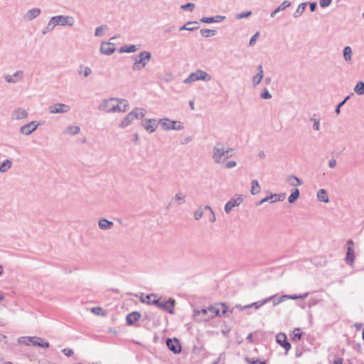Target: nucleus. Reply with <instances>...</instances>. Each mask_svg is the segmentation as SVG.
<instances>
[{
	"mask_svg": "<svg viewBox=\"0 0 364 364\" xmlns=\"http://www.w3.org/2000/svg\"><path fill=\"white\" fill-rule=\"evenodd\" d=\"M220 306H222V308H223V309H222V311H221L220 314H221V316L225 315V314L228 312V307H227V306H226V304H225V303H220V304H219V306H220Z\"/></svg>",
	"mask_w": 364,
	"mask_h": 364,
	"instance_id": "obj_62",
	"label": "nucleus"
},
{
	"mask_svg": "<svg viewBox=\"0 0 364 364\" xmlns=\"http://www.w3.org/2000/svg\"><path fill=\"white\" fill-rule=\"evenodd\" d=\"M62 352L67 355L68 357H70L73 355L74 352L72 349L70 348H64Z\"/></svg>",
	"mask_w": 364,
	"mask_h": 364,
	"instance_id": "obj_61",
	"label": "nucleus"
},
{
	"mask_svg": "<svg viewBox=\"0 0 364 364\" xmlns=\"http://www.w3.org/2000/svg\"><path fill=\"white\" fill-rule=\"evenodd\" d=\"M38 125L39 124L36 123V121H32L30 123L22 126L20 128V133L24 135H29L37 129Z\"/></svg>",
	"mask_w": 364,
	"mask_h": 364,
	"instance_id": "obj_15",
	"label": "nucleus"
},
{
	"mask_svg": "<svg viewBox=\"0 0 364 364\" xmlns=\"http://www.w3.org/2000/svg\"><path fill=\"white\" fill-rule=\"evenodd\" d=\"M317 198L318 200L321 202L328 203L329 201L327 192L325 189L318 190V191L317 192Z\"/></svg>",
	"mask_w": 364,
	"mask_h": 364,
	"instance_id": "obj_32",
	"label": "nucleus"
},
{
	"mask_svg": "<svg viewBox=\"0 0 364 364\" xmlns=\"http://www.w3.org/2000/svg\"><path fill=\"white\" fill-rule=\"evenodd\" d=\"M307 4L308 3H306V2L301 3L298 6L296 10L293 14V16L296 18L300 17L303 14L304 11H305Z\"/></svg>",
	"mask_w": 364,
	"mask_h": 364,
	"instance_id": "obj_33",
	"label": "nucleus"
},
{
	"mask_svg": "<svg viewBox=\"0 0 364 364\" xmlns=\"http://www.w3.org/2000/svg\"><path fill=\"white\" fill-rule=\"evenodd\" d=\"M216 33L217 31L213 29L203 28L200 30L201 36L205 38H208L210 36H215Z\"/></svg>",
	"mask_w": 364,
	"mask_h": 364,
	"instance_id": "obj_40",
	"label": "nucleus"
},
{
	"mask_svg": "<svg viewBox=\"0 0 364 364\" xmlns=\"http://www.w3.org/2000/svg\"><path fill=\"white\" fill-rule=\"evenodd\" d=\"M286 300V296L284 295H282L279 297H277L275 295L269 296L268 298L264 299V301H266V303H267L269 301H272L273 306H276L279 304H280L282 301H284Z\"/></svg>",
	"mask_w": 364,
	"mask_h": 364,
	"instance_id": "obj_29",
	"label": "nucleus"
},
{
	"mask_svg": "<svg viewBox=\"0 0 364 364\" xmlns=\"http://www.w3.org/2000/svg\"><path fill=\"white\" fill-rule=\"evenodd\" d=\"M208 308L202 309L200 310H194L193 317L196 321V318H201V317H208Z\"/></svg>",
	"mask_w": 364,
	"mask_h": 364,
	"instance_id": "obj_31",
	"label": "nucleus"
},
{
	"mask_svg": "<svg viewBox=\"0 0 364 364\" xmlns=\"http://www.w3.org/2000/svg\"><path fill=\"white\" fill-rule=\"evenodd\" d=\"M277 342L283 347L285 350L286 353L291 349V343L287 341V336L285 333H279L276 336Z\"/></svg>",
	"mask_w": 364,
	"mask_h": 364,
	"instance_id": "obj_17",
	"label": "nucleus"
},
{
	"mask_svg": "<svg viewBox=\"0 0 364 364\" xmlns=\"http://www.w3.org/2000/svg\"><path fill=\"white\" fill-rule=\"evenodd\" d=\"M145 110L141 107H136L132 112H129L119 124L120 128H125L136 119L142 118L145 115Z\"/></svg>",
	"mask_w": 364,
	"mask_h": 364,
	"instance_id": "obj_3",
	"label": "nucleus"
},
{
	"mask_svg": "<svg viewBox=\"0 0 364 364\" xmlns=\"http://www.w3.org/2000/svg\"><path fill=\"white\" fill-rule=\"evenodd\" d=\"M259 32H256L250 38V43H249V45L250 46H252L255 44V41L257 38V37L259 36Z\"/></svg>",
	"mask_w": 364,
	"mask_h": 364,
	"instance_id": "obj_57",
	"label": "nucleus"
},
{
	"mask_svg": "<svg viewBox=\"0 0 364 364\" xmlns=\"http://www.w3.org/2000/svg\"><path fill=\"white\" fill-rule=\"evenodd\" d=\"M234 155V149L230 147H225L222 142H216L213 148L212 159L217 164H223L227 159Z\"/></svg>",
	"mask_w": 364,
	"mask_h": 364,
	"instance_id": "obj_1",
	"label": "nucleus"
},
{
	"mask_svg": "<svg viewBox=\"0 0 364 364\" xmlns=\"http://www.w3.org/2000/svg\"><path fill=\"white\" fill-rule=\"evenodd\" d=\"M70 109L69 105L63 103H55L50 105L48 107V110L51 114L66 113Z\"/></svg>",
	"mask_w": 364,
	"mask_h": 364,
	"instance_id": "obj_11",
	"label": "nucleus"
},
{
	"mask_svg": "<svg viewBox=\"0 0 364 364\" xmlns=\"http://www.w3.org/2000/svg\"><path fill=\"white\" fill-rule=\"evenodd\" d=\"M141 124L149 133H153L158 127V124L154 119H145L141 122Z\"/></svg>",
	"mask_w": 364,
	"mask_h": 364,
	"instance_id": "obj_16",
	"label": "nucleus"
},
{
	"mask_svg": "<svg viewBox=\"0 0 364 364\" xmlns=\"http://www.w3.org/2000/svg\"><path fill=\"white\" fill-rule=\"evenodd\" d=\"M311 121H314L313 129L314 130H319L320 129V120L318 119L311 118Z\"/></svg>",
	"mask_w": 364,
	"mask_h": 364,
	"instance_id": "obj_55",
	"label": "nucleus"
},
{
	"mask_svg": "<svg viewBox=\"0 0 364 364\" xmlns=\"http://www.w3.org/2000/svg\"><path fill=\"white\" fill-rule=\"evenodd\" d=\"M237 166V162L235 161H229L225 163V168H232Z\"/></svg>",
	"mask_w": 364,
	"mask_h": 364,
	"instance_id": "obj_58",
	"label": "nucleus"
},
{
	"mask_svg": "<svg viewBox=\"0 0 364 364\" xmlns=\"http://www.w3.org/2000/svg\"><path fill=\"white\" fill-rule=\"evenodd\" d=\"M113 100H111V98L108 100H105L100 105L99 109L105 111L106 112H114L112 110V105H114L112 103Z\"/></svg>",
	"mask_w": 364,
	"mask_h": 364,
	"instance_id": "obj_24",
	"label": "nucleus"
},
{
	"mask_svg": "<svg viewBox=\"0 0 364 364\" xmlns=\"http://www.w3.org/2000/svg\"><path fill=\"white\" fill-rule=\"evenodd\" d=\"M138 50V47L136 45H125L119 48V53H134Z\"/></svg>",
	"mask_w": 364,
	"mask_h": 364,
	"instance_id": "obj_30",
	"label": "nucleus"
},
{
	"mask_svg": "<svg viewBox=\"0 0 364 364\" xmlns=\"http://www.w3.org/2000/svg\"><path fill=\"white\" fill-rule=\"evenodd\" d=\"M28 116V112L26 109L18 107L15 109L11 114V117L14 119H22L26 118Z\"/></svg>",
	"mask_w": 364,
	"mask_h": 364,
	"instance_id": "obj_20",
	"label": "nucleus"
},
{
	"mask_svg": "<svg viewBox=\"0 0 364 364\" xmlns=\"http://www.w3.org/2000/svg\"><path fill=\"white\" fill-rule=\"evenodd\" d=\"M166 343L168 350L173 353H179L181 351V346L178 338H167Z\"/></svg>",
	"mask_w": 364,
	"mask_h": 364,
	"instance_id": "obj_12",
	"label": "nucleus"
},
{
	"mask_svg": "<svg viewBox=\"0 0 364 364\" xmlns=\"http://www.w3.org/2000/svg\"><path fill=\"white\" fill-rule=\"evenodd\" d=\"M24 339L28 340V343H26V346H35V347H42L44 348H48L50 346L49 343L44 341L43 339L40 337L25 336Z\"/></svg>",
	"mask_w": 364,
	"mask_h": 364,
	"instance_id": "obj_9",
	"label": "nucleus"
},
{
	"mask_svg": "<svg viewBox=\"0 0 364 364\" xmlns=\"http://www.w3.org/2000/svg\"><path fill=\"white\" fill-rule=\"evenodd\" d=\"M80 132V127L70 125L66 128V129L64 131V134L75 135V134H77Z\"/></svg>",
	"mask_w": 364,
	"mask_h": 364,
	"instance_id": "obj_34",
	"label": "nucleus"
},
{
	"mask_svg": "<svg viewBox=\"0 0 364 364\" xmlns=\"http://www.w3.org/2000/svg\"><path fill=\"white\" fill-rule=\"evenodd\" d=\"M141 318V314L138 311H133L129 313L126 316V322L127 325H133L136 321Z\"/></svg>",
	"mask_w": 364,
	"mask_h": 364,
	"instance_id": "obj_23",
	"label": "nucleus"
},
{
	"mask_svg": "<svg viewBox=\"0 0 364 364\" xmlns=\"http://www.w3.org/2000/svg\"><path fill=\"white\" fill-rule=\"evenodd\" d=\"M286 198L285 193H274L264 198L266 202L274 203L277 201H283Z\"/></svg>",
	"mask_w": 364,
	"mask_h": 364,
	"instance_id": "obj_21",
	"label": "nucleus"
},
{
	"mask_svg": "<svg viewBox=\"0 0 364 364\" xmlns=\"http://www.w3.org/2000/svg\"><path fill=\"white\" fill-rule=\"evenodd\" d=\"M204 210H206L208 211V219L210 223H214L215 221V215L214 213V211L209 205H205Z\"/></svg>",
	"mask_w": 364,
	"mask_h": 364,
	"instance_id": "obj_43",
	"label": "nucleus"
},
{
	"mask_svg": "<svg viewBox=\"0 0 364 364\" xmlns=\"http://www.w3.org/2000/svg\"><path fill=\"white\" fill-rule=\"evenodd\" d=\"M251 15H252V11H246V12H242V13L237 14L235 15V18H236V19H241V18H248Z\"/></svg>",
	"mask_w": 364,
	"mask_h": 364,
	"instance_id": "obj_51",
	"label": "nucleus"
},
{
	"mask_svg": "<svg viewBox=\"0 0 364 364\" xmlns=\"http://www.w3.org/2000/svg\"><path fill=\"white\" fill-rule=\"evenodd\" d=\"M205 210H204V208H198L194 213V219L196 220H199L202 218L203 214L206 215Z\"/></svg>",
	"mask_w": 364,
	"mask_h": 364,
	"instance_id": "obj_45",
	"label": "nucleus"
},
{
	"mask_svg": "<svg viewBox=\"0 0 364 364\" xmlns=\"http://www.w3.org/2000/svg\"><path fill=\"white\" fill-rule=\"evenodd\" d=\"M354 91L358 95H363L364 94V82L363 81H359L354 87Z\"/></svg>",
	"mask_w": 364,
	"mask_h": 364,
	"instance_id": "obj_42",
	"label": "nucleus"
},
{
	"mask_svg": "<svg viewBox=\"0 0 364 364\" xmlns=\"http://www.w3.org/2000/svg\"><path fill=\"white\" fill-rule=\"evenodd\" d=\"M115 49L114 44L109 42H103L100 46V52L107 55L112 54Z\"/></svg>",
	"mask_w": 364,
	"mask_h": 364,
	"instance_id": "obj_19",
	"label": "nucleus"
},
{
	"mask_svg": "<svg viewBox=\"0 0 364 364\" xmlns=\"http://www.w3.org/2000/svg\"><path fill=\"white\" fill-rule=\"evenodd\" d=\"M212 79L210 75L202 70H197L196 72L191 73L188 77H186L183 82L190 83L197 80H203L205 82H209Z\"/></svg>",
	"mask_w": 364,
	"mask_h": 364,
	"instance_id": "obj_4",
	"label": "nucleus"
},
{
	"mask_svg": "<svg viewBox=\"0 0 364 364\" xmlns=\"http://www.w3.org/2000/svg\"><path fill=\"white\" fill-rule=\"evenodd\" d=\"M12 166V162L9 159H6L0 165V172L5 173Z\"/></svg>",
	"mask_w": 364,
	"mask_h": 364,
	"instance_id": "obj_38",
	"label": "nucleus"
},
{
	"mask_svg": "<svg viewBox=\"0 0 364 364\" xmlns=\"http://www.w3.org/2000/svg\"><path fill=\"white\" fill-rule=\"evenodd\" d=\"M303 333L301 332L300 328H296L294 331V335L291 338L293 341H299L302 337Z\"/></svg>",
	"mask_w": 364,
	"mask_h": 364,
	"instance_id": "obj_44",
	"label": "nucleus"
},
{
	"mask_svg": "<svg viewBox=\"0 0 364 364\" xmlns=\"http://www.w3.org/2000/svg\"><path fill=\"white\" fill-rule=\"evenodd\" d=\"M159 124L164 130H182L183 126L181 122L171 120L168 118H162L159 120Z\"/></svg>",
	"mask_w": 364,
	"mask_h": 364,
	"instance_id": "obj_5",
	"label": "nucleus"
},
{
	"mask_svg": "<svg viewBox=\"0 0 364 364\" xmlns=\"http://www.w3.org/2000/svg\"><path fill=\"white\" fill-rule=\"evenodd\" d=\"M105 28H107L106 26H100L97 27L95 29V36H100L102 35V31Z\"/></svg>",
	"mask_w": 364,
	"mask_h": 364,
	"instance_id": "obj_59",
	"label": "nucleus"
},
{
	"mask_svg": "<svg viewBox=\"0 0 364 364\" xmlns=\"http://www.w3.org/2000/svg\"><path fill=\"white\" fill-rule=\"evenodd\" d=\"M51 23L55 26H72L74 24L75 20L73 17L70 16H55L51 17Z\"/></svg>",
	"mask_w": 364,
	"mask_h": 364,
	"instance_id": "obj_7",
	"label": "nucleus"
},
{
	"mask_svg": "<svg viewBox=\"0 0 364 364\" xmlns=\"http://www.w3.org/2000/svg\"><path fill=\"white\" fill-rule=\"evenodd\" d=\"M343 54L344 59L346 61H350L351 60V55H352V50L350 46H346L343 50Z\"/></svg>",
	"mask_w": 364,
	"mask_h": 364,
	"instance_id": "obj_41",
	"label": "nucleus"
},
{
	"mask_svg": "<svg viewBox=\"0 0 364 364\" xmlns=\"http://www.w3.org/2000/svg\"><path fill=\"white\" fill-rule=\"evenodd\" d=\"M191 24H198L197 21H189L187 22L186 24H184L183 26L179 28V31H193L197 30L199 26H194V27H190L189 25Z\"/></svg>",
	"mask_w": 364,
	"mask_h": 364,
	"instance_id": "obj_36",
	"label": "nucleus"
},
{
	"mask_svg": "<svg viewBox=\"0 0 364 364\" xmlns=\"http://www.w3.org/2000/svg\"><path fill=\"white\" fill-rule=\"evenodd\" d=\"M263 78V74H257L252 77V82L255 86L259 85Z\"/></svg>",
	"mask_w": 364,
	"mask_h": 364,
	"instance_id": "obj_50",
	"label": "nucleus"
},
{
	"mask_svg": "<svg viewBox=\"0 0 364 364\" xmlns=\"http://www.w3.org/2000/svg\"><path fill=\"white\" fill-rule=\"evenodd\" d=\"M98 225L102 230H109L112 229L114 226V223L112 221L108 220L105 218H102L98 222Z\"/></svg>",
	"mask_w": 364,
	"mask_h": 364,
	"instance_id": "obj_25",
	"label": "nucleus"
},
{
	"mask_svg": "<svg viewBox=\"0 0 364 364\" xmlns=\"http://www.w3.org/2000/svg\"><path fill=\"white\" fill-rule=\"evenodd\" d=\"M154 306L163 311L168 312L171 314H174V306L176 301L173 299L169 298L164 302H161L159 299H154Z\"/></svg>",
	"mask_w": 364,
	"mask_h": 364,
	"instance_id": "obj_6",
	"label": "nucleus"
},
{
	"mask_svg": "<svg viewBox=\"0 0 364 364\" xmlns=\"http://www.w3.org/2000/svg\"><path fill=\"white\" fill-rule=\"evenodd\" d=\"M23 77V71L17 70L13 75H5L4 76V80L8 83H16L21 80Z\"/></svg>",
	"mask_w": 364,
	"mask_h": 364,
	"instance_id": "obj_14",
	"label": "nucleus"
},
{
	"mask_svg": "<svg viewBox=\"0 0 364 364\" xmlns=\"http://www.w3.org/2000/svg\"><path fill=\"white\" fill-rule=\"evenodd\" d=\"M55 28V26L51 23V19H50L48 24L47 26L43 30L42 33L43 35L46 34L48 32L52 31Z\"/></svg>",
	"mask_w": 364,
	"mask_h": 364,
	"instance_id": "obj_54",
	"label": "nucleus"
},
{
	"mask_svg": "<svg viewBox=\"0 0 364 364\" xmlns=\"http://www.w3.org/2000/svg\"><path fill=\"white\" fill-rule=\"evenodd\" d=\"M348 247L346 252V262L347 264L352 265L355 259V252L353 249V242L350 240L348 241Z\"/></svg>",
	"mask_w": 364,
	"mask_h": 364,
	"instance_id": "obj_18",
	"label": "nucleus"
},
{
	"mask_svg": "<svg viewBox=\"0 0 364 364\" xmlns=\"http://www.w3.org/2000/svg\"><path fill=\"white\" fill-rule=\"evenodd\" d=\"M287 181L291 186H301L303 183V181L300 180L298 177L291 175L289 176L287 178Z\"/></svg>",
	"mask_w": 364,
	"mask_h": 364,
	"instance_id": "obj_28",
	"label": "nucleus"
},
{
	"mask_svg": "<svg viewBox=\"0 0 364 364\" xmlns=\"http://www.w3.org/2000/svg\"><path fill=\"white\" fill-rule=\"evenodd\" d=\"M225 18V16L217 15L210 17H203L200 19V21L205 23H220L223 21Z\"/></svg>",
	"mask_w": 364,
	"mask_h": 364,
	"instance_id": "obj_22",
	"label": "nucleus"
},
{
	"mask_svg": "<svg viewBox=\"0 0 364 364\" xmlns=\"http://www.w3.org/2000/svg\"><path fill=\"white\" fill-rule=\"evenodd\" d=\"M299 190L298 188H295L294 190H293V191L288 198L289 203H294L299 198Z\"/></svg>",
	"mask_w": 364,
	"mask_h": 364,
	"instance_id": "obj_37",
	"label": "nucleus"
},
{
	"mask_svg": "<svg viewBox=\"0 0 364 364\" xmlns=\"http://www.w3.org/2000/svg\"><path fill=\"white\" fill-rule=\"evenodd\" d=\"M196 6L193 3H187L181 6L183 10H189L192 11L195 9Z\"/></svg>",
	"mask_w": 364,
	"mask_h": 364,
	"instance_id": "obj_52",
	"label": "nucleus"
},
{
	"mask_svg": "<svg viewBox=\"0 0 364 364\" xmlns=\"http://www.w3.org/2000/svg\"><path fill=\"white\" fill-rule=\"evenodd\" d=\"M208 317H201V318H196L197 321H208L210 318H213L215 316H221L220 310L219 308V304H215L214 305H211L208 307Z\"/></svg>",
	"mask_w": 364,
	"mask_h": 364,
	"instance_id": "obj_10",
	"label": "nucleus"
},
{
	"mask_svg": "<svg viewBox=\"0 0 364 364\" xmlns=\"http://www.w3.org/2000/svg\"><path fill=\"white\" fill-rule=\"evenodd\" d=\"M41 14V9L38 8H34L30 9L26 14L25 18L28 21H32L35 18L38 17Z\"/></svg>",
	"mask_w": 364,
	"mask_h": 364,
	"instance_id": "obj_26",
	"label": "nucleus"
},
{
	"mask_svg": "<svg viewBox=\"0 0 364 364\" xmlns=\"http://www.w3.org/2000/svg\"><path fill=\"white\" fill-rule=\"evenodd\" d=\"M308 295H309L308 292H306L303 294H284V296H286V300L287 299L296 300V299H304L306 298L308 296Z\"/></svg>",
	"mask_w": 364,
	"mask_h": 364,
	"instance_id": "obj_39",
	"label": "nucleus"
},
{
	"mask_svg": "<svg viewBox=\"0 0 364 364\" xmlns=\"http://www.w3.org/2000/svg\"><path fill=\"white\" fill-rule=\"evenodd\" d=\"M290 6H291L290 1H289L287 0L284 1L275 10L272 11V13L270 14V16L272 18H274L276 14H277L278 12H279L281 11L284 10L285 9L288 8Z\"/></svg>",
	"mask_w": 364,
	"mask_h": 364,
	"instance_id": "obj_27",
	"label": "nucleus"
},
{
	"mask_svg": "<svg viewBox=\"0 0 364 364\" xmlns=\"http://www.w3.org/2000/svg\"><path fill=\"white\" fill-rule=\"evenodd\" d=\"M111 100H114L118 102V104L112 105V110L114 112H125L129 109V103L128 101L125 99L112 97Z\"/></svg>",
	"mask_w": 364,
	"mask_h": 364,
	"instance_id": "obj_8",
	"label": "nucleus"
},
{
	"mask_svg": "<svg viewBox=\"0 0 364 364\" xmlns=\"http://www.w3.org/2000/svg\"><path fill=\"white\" fill-rule=\"evenodd\" d=\"M332 2V0H319V4L321 8L328 7Z\"/></svg>",
	"mask_w": 364,
	"mask_h": 364,
	"instance_id": "obj_56",
	"label": "nucleus"
},
{
	"mask_svg": "<svg viewBox=\"0 0 364 364\" xmlns=\"http://www.w3.org/2000/svg\"><path fill=\"white\" fill-rule=\"evenodd\" d=\"M134 61L132 69L133 71H139L149 63L151 58V53L149 51L143 50L137 55L132 57Z\"/></svg>",
	"mask_w": 364,
	"mask_h": 364,
	"instance_id": "obj_2",
	"label": "nucleus"
},
{
	"mask_svg": "<svg viewBox=\"0 0 364 364\" xmlns=\"http://www.w3.org/2000/svg\"><path fill=\"white\" fill-rule=\"evenodd\" d=\"M242 201L243 198L242 196H240L236 198H231L225 205V212L228 214L230 213L233 208L239 206Z\"/></svg>",
	"mask_w": 364,
	"mask_h": 364,
	"instance_id": "obj_13",
	"label": "nucleus"
},
{
	"mask_svg": "<svg viewBox=\"0 0 364 364\" xmlns=\"http://www.w3.org/2000/svg\"><path fill=\"white\" fill-rule=\"evenodd\" d=\"M251 190L250 193L252 195H256L260 192L261 188L259 184V182L257 179H254L251 181Z\"/></svg>",
	"mask_w": 364,
	"mask_h": 364,
	"instance_id": "obj_35",
	"label": "nucleus"
},
{
	"mask_svg": "<svg viewBox=\"0 0 364 364\" xmlns=\"http://www.w3.org/2000/svg\"><path fill=\"white\" fill-rule=\"evenodd\" d=\"M151 296H155V297H156V294H147V295L146 296V303L147 304H149V305H151H151H154V300H151V299H150Z\"/></svg>",
	"mask_w": 364,
	"mask_h": 364,
	"instance_id": "obj_60",
	"label": "nucleus"
},
{
	"mask_svg": "<svg viewBox=\"0 0 364 364\" xmlns=\"http://www.w3.org/2000/svg\"><path fill=\"white\" fill-rule=\"evenodd\" d=\"M261 98L264 100H269L272 98V95L269 93V90L265 88L264 91L260 95Z\"/></svg>",
	"mask_w": 364,
	"mask_h": 364,
	"instance_id": "obj_53",
	"label": "nucleus"
},
{
	"mask_svg": "<svg viewBox=\"0 0 364 364\" xmlns=\"http://www.w3.org/2000/svg\"><path fill=\"white\" fill-rule=\"evenodd\" d=\"M264 304H266V301H264V299L262 301H256V302H253V303H252L250 304L247 305V309H251V308H254L255 309H257L260 306L264 305Z\"/></svg>",
	"mask_w": 364,
	"mask_h": 364,
	"instance_id": "obj_46",
	"label": "nucleus"
},
{
	"mask_svg": "<svg viewBox=\"0 0 364 364\" xmlns=\"http://www.w3.org/2000/svg\"><path fill=\"white\" fill-rule=\"evenodd\" d=\"M175 200L179 205L183 204L185 202V196L182 193H178L175 195L173 200Z\"/></svg>",
	"mask_w": 364,
	"mask_h": 364,
	"instance_id": "obj_48",
	"label": "nucleus"
},
{
	"mask_svg": "<svg viewBox=\"0 0 364 364\" xmlns=\"http://www.w3.org/2000/svg\"><path fill=\"white\" fill-rule=\"evenodd\" d=\"M309 4L310 11L311 12L315 11L317 8V3L316 1H314V2H311Z\"/></svg>",
	"mask_w": 364,
	"mask_h": 364,
	"instance_id": "obj_63",
	"label": "nucleus"
},
{
	"mask_svg": "<svg viewBox=\"0 0 364 364\" xmlns=\"http://www.w3.org/2000/svg\"><path fill=\"white\" fill-rule=\"evenodd\" d=\"M336 165V160L334 159H331L328 161V166L330 168H334Z\"/></svg>",
	"mask_w": 364,
	"mask_h": 364,
	"instance_id": "obj_64",
	"label": "nucleus"
},
{
	"mask_svg": "<svg viewBox=\"0 0 364 364\" xmlns=\"http://www.w3.org/2000/svg\"><path fill=\"white\" fill-rule=\"evenodd\" d=\"M245 360L248 364H267L265 360L261 361L259 359H254L248 357H246Z\"/></svg>",
	"mask_w": 364,
	"mask_h": 364,
	"instance_id": "obj_47",
	"label": "nucleus"
},
{
	"mask_svg": "<svg viewBox=\"0 0 364 364\" xmlns=\"http://www.w3.org/2000/svg\"><path fill=\"white\" fill-rule=\"evenodd\" d=\"M350 99V95H348L347 97H346L344 98V100L343 101H341L340 103L338 104V105L336 106V109H335V112L337 114H339L340 112H341V107L342 106H343L346 102Z\"/></svg>",
	"mask_w": 364,
	"mask_h": 364,
	"instance_id": "obj_49",
	"label": "nucleus"
}]
</instances>
